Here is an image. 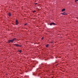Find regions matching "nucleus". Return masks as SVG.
Segmentation results:
<instances>
[{"label": "nucleus", "mask_w": 78, "mask_h": 78, "mask_svg": "<svg viewBox=\"0 0 78 78\" xmlns=\"http://www.w3.org/2000/svg\"><path fill=\"white\" fill-rule=\"evenodd\" d=\"M51 43H53V41H51Z\"/></svg>", "instance_id": "obj_16"}, {"label": "nucleus", "mask_w": 78, "mask_h": 78, "mask_svg": "<svg viewBox=\"0 0 78 78\" xmlns=\"http://www.w3.org/2000/svg\"><path fill=\"white\" fill-rule=\"evenodd\" d=\"M18 23H19V22L17 21V20H16V25H17V24H18Z\"/></svg>", "instance_id": "obj_5"}, {"label": "nucleus", "mask_w": 78, "mask_h": 78, "mask_svg": "<svg viewBox=\"0 0 78 78\" xmlns=\"http://www.w3.org/2000/svg\"><path fill=\"white\" fill-rule=\"evenodd\" d=\"M65 10H66V9H63L62 10V12H64V11H65Z\"/></svg>", "instance_id": "obj_7"}, {"label": "nucleus", "mask_w": 78, "mask_h": 78, "mask_svg": "<svg viewBox=\"0 0 78 78\" xmlns=\"http://www.w3.org/2000/svg\"><path fill=\"white\" fill-rule=\"evenodd\" d=\"M55 25V23H51L50 24V25Z\"/></svg>", "instance_id": "obj_3"}, {"label": "nucleus", "mask_w": 78, "mask_h": 78, "mask_svg": "<svg viewBox=\"0 0 78 78\" xmlns=\"http://www.w3.org/2000/svg\"><path fill=\"white\" fill-rule=\"evenodd\" d=\"M20 51V53H21V52L22 51V50H19V51Z\"/></svg>", "instance_id": "obj_8"}, {"label": "nucleus", "mask_w": 78, "mask_h": 78, "mask_svg": "<svg viewBox=\"0 0 78 78\" xmlns=\"http://www.w3.org/2000/svg\"><path fill=\"white\" fill-rule=\"evenodd\" d=\"M48 45H49V44H47V45H46V47H48Z\"/></svg>", "instance_id": "obj_9"}, {"label": "nucleus", "mask_w": 78, "mask_h": 78, "mask_svg": "<svg viewBox=\"0 0 78 78\" xmlns=\"http://www.w3.org/2000/svg\"><path fill=\"white\" fill-rule=\"evenodd\" d=\"M41 39L42 40H43V39H44V37H42L41 38Z\"/></svg>", "instance_id": "obj_10"}, {"label": "nucleus", "mask_w": 78, "mask_h": 78, "mask_svg": "<svg viewBox=\"0 0 78 78\" xmlns=\"http://www.w3.org/2000/svg\"><path fill=\"white\" fill-rule=\"evenodd\" d=\"M36 12V11H33V13H34V12Z\"/></svg>", "instance_id": "obj_11"}, {"label": "nucleus", "mask_w": 78, "mask_h": 78, "mask_svg": "<svg viewBox=\"0 0 78 78\" xmlns=\"http://www.w3.org/2000/svg\"><path fill=\"white\" fill-rule=\"evenodd\" d=\"M16 41V38H13L12 40H10L8 41V43H9L10 42H11L12 43H13V41Z\"/></svg>", "instance_id": "obj_1"}, {"label": "nucleus", "mask_w": 78, "mask_h": 78, "mask_svg": "<svg viewBox=\"0 0 78 78\" xmlns=\"http://www.w3.org/2000/svg\"><path fill=\"white\" fill-rule=\"evenodd\" d=\"M61 14H62V15H67V13L66 12H64L63 13H61Z\"/></svg>", "instance_id": "obj_2"}, {"label": "nucleus", "mask_w": 78, "mask_h": 78, "mask_svg": "<svg viewBox=\"0 0 78 78\" xmlns=\"http://www.w3.org/2000/svg\"><path fill=\"white\" fill-rule=\"evenodd\" d=\"M76 1H78V0H75V2H76Z\"/></svg>", "instance_id": "obj_14"}, {"label": "nucleus", "mask_w": 78, "mask_h": 78, "mask_svg": "<svg viewBox=\"0 0 78 78\" xmlns=\"http://www.w3.org/2000/svg\"><path fill=\"white\" fill-rule=\"evenodd\" d=\"M28 25V23H27L24 24V25Z\"/></svg>", "instance_id": "obj_12"}, {"label": "nucleus", "mask_w": 78, "mask_h": 78, "mask_svg": "<svg viewBox=\"0 0 78 78\" xmlns=\"http://www.w3.org/2000/svg\"><path fill=\"white\" fill-rule=\"evenodd\" d=\"M58 64H57V65H56V66H58Z\"/></svg>", "instance_id": "obj_17"}, {"label": "nucleus", "mask_w": 78, "mask_h": 78, "mask_svg": "<svg viewBox=\"0 0 78 78\" xmlns=\"http://www.w3.org/2000/svg\"><path fill=\"white\" fill-rule=\"evenodd\" d=\"M14 45L15 46H16V47H19V44H14Z\"/></svg>", "instance_id": "obj_4"}, {"label": "nucleus", "mask_w": 78, "mask_h": 78, "mask_svg": "<svg viewBox=\"0 0 78 78\" xmlns=\"http://www.w3.org/2000/svg\"><path fill=\"white\" fill-rule=\"evenodd\" d=\"M8 16H9V17H10V16H11V13H8Z\"/></svg>", "instance_id": "obj_6"}, {"label": "nucleus", "mask_w": 78, "mask_h": 78, "mask_svg": "<svg viewBox=\"0 0 78 78\" xmlns=\"http://www.w3.org/2000/svg\"><path fill=\"white\" fill-rule=\"evenodd\" d=\"M37 3H35L34 4V5H37Z\"/></svg>", "instance_id": "obj_15"}, {"label": "nucleus", "mask_w": 78, "mask_h": 78, "mask_svg": "<svg viewBox=\"0 0 78 78\" xmlns=\"http://www.w3.org/2000/svg\"><path fill=\"white\" fill-rule=\"evenodd\" d=\"M19 47H22V45H19Z\"/></svg>", "instance_id": "obj_13"}]
</instances>
